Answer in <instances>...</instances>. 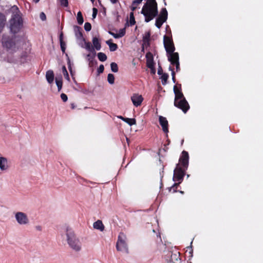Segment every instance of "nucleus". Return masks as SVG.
<instances>
[{"instance_id":"4c0bfd02","label":"nucleus","mask_w":263,"mask_h":263,"mask_svg":"<svg viewBox=\"0 0 263 263\" xmlns=\"http://www.w3.org/2000/svg\"><path fill=\"white\" fill-rule=\"evenodd\" d=\"M84 29L86 31H89L91 29V25L90 23L88 22H86L84 24Z\"/></svg>"},{"instance_id":"a878e982","label":"nucleus","mask_w":263,"mask_h":263,"mask_svg":"<svg viewBox=\"0 0 263 263\" xmlns=\"http://www.w3.org/2000/svg\"><path fill=\"white\" fill-rule=\"evenodd\" d=\"M55 82H56V84L58 87V91H61V90L62 88V85H63L62 77H60L59 78V79H58V78H55Z\"/></svg>"},{"instance_id":"5701e85b","label":"nucleus","mask_w":263,"mask_h":263,"mask_svg":"<svg viewBox=\"0 0 263 263\" xmlns=\"http://www.w3.org/2000/svg\"><path fill=\"white\" fill-rule=\"evenodd\" d=\"M111 41V40H109L107 41L106 43L109 46V50L111 51H115L117 49L118 45L115 43H112Z\"/></svg>"},{"instance_id":"f704fd0d","label":"nucleus","mask_w":263,"mask_h":263,"mask_svg":"<svg viewBox=\"0 0 263 263\" xmlns=\"http://www.w3.org/2000/svg\"><path fill=\"white\" fill-rule=\"evenodd\" d=\"M62 70H63V74H64V76L65 78L66 79H67V80L69 81L70 80V78H69V74H68V72L67 71L66 67L65 66H63Z\"/></svg>"},{"instance_id":"4468645a","label":"nucleus","mask_w":263,"mask_h":263,"mask_svg":"<svg viewBox=\"0 0 263 263\" xmlns=\"http://www.w3.org/2000/svg\"><path fill=\"white\" fill-rule=\"evenodd\" d=\"M131 100L134 105L136 107H138L141 104L143 100V98L141 95L134 93L133 96H132Z\"/></svg>"},{"instance_id":"864d4df0","label":"nucleus","mask_w":263,"mask_h":263,"mask_svg":"<svg viewBox=\"0 0 263 263\" xmlns=\"http://www.w3.org/2000/svg\"><path fill=\"white\" fill-rule=\"evenodd\" d=\"M151 69V72L153 74H155L156 73V69L155 67H153V68H150Z\"/></svg>"},{"instance_id":"2eb2a0df","label":"nucleus","mask_w":263,"mask_h":263,"mask_svg":"<svg viewBox=\"0 0 263 263\" xmlns=\"http://www.w3.org/2000/svg\"><path fill=\"white\" fill-rule=\"evenodd\" d=\"M168 60L170 62L171 64H174V63H176V62H179V53L178 52H175L174 51L172 53H166Z\"/></svg>"},{"instance_id":"69168bd1","label":"nucleus","mask_w":263,"mask_h":263,"mask_svg":"<svg viewBox=\"0 0 263 263\" xmlns=\"http://www.w3.org/2000/svg\"><path fill=\"white\" fill-rule=\"evenodd\" d=\"M180 193H182V194H183V192L181 191V192H180Z\"/></svg>"},{"instance_id":"338daca9","label":"nucleus","mask_w":263,"mask_h":263,"mask_svg":"<svg viewBox=\"0 0 263 263\" xmlns=\"http://www.w3.org/2000/svg\"><path fill=\"white\" fill-rule=\"evenodd\" d=\"M37 229H39V230H41V229H40V228L39 227V228H37Z\"/></svg>"},{"instance_id":"9b49d317","label":"nucleus","mask_w":263,"mask_h":263,"mask_svg":"<svg viewBox=\"0 0 263 263\" xmlns=\"http://www.w3.org/2000/svg\"><path fill=\"white\" fill-rule=\"evenodd\" d=\"M17 222L20 224H26L29 222V219L27 215L21 212H17L15 215Z\"/></svg>"},{"instance_id":"09e8293b","label":"nucleus","mask_w":263,"mask_h":263,"mask_svg":"<svg viewBox=\"0 0 263 263\" xmlns=\"http://www.w3.org/2000/svg\"><path fill=\"white\" fill-rule=\"evenodd\" d=\"M89 65L90 66H92L93 65V64H97V61H94L93 58H92L91 59H89Z\"/></svg>"},{"instance_id":"3c124183","label":"nucleus","mask_w":263,"mask_h":263,"mask_svg":"<svg viewBox=\"0 0 263 263\" xmlns=\"http://www.w3.org/2000/svg\"><path fill=\"white\" fill-rule=\"evenodd\" d=\"M109 33L111 34L112 36H113L116 39H119V37H117V35H118V33H115L114 32H112L111 31H109Z\"/></svg>"},{"instance_id":"ddd939ff","label":"nucleus","mask_w":263,"mask_h":263,"mask_svg":"<svg viewBox=\"0 0 263 263\" xmlns=\"http://www.w3.org/2000/svg\"><path fill=\"white\" fill-rule=\"evenodd\" d=\"M159 121L163 132L167 134L168 132V123L166 118L160 116L159 117Z\"/></svg>"},{"instance_id":"bf43d9fd","label":"nucleus","mask_w":263,"mask_h":263,"mask_svg":"<svg viewBox=\"0 0 263 263\" xmlns=\"http://www.w3.org/2000/svg\"><path fill=\"white\" fill-rule=\"evenodd\" d=\"M70 106H71V109H74L75 108V105H74V103H71Z\"/></svg>"},{"instance_id":"2f4dec72","label":"nucleus","mask_w":263,"mask_h":263,"mask_svg":"<svg viewBox=\"0 0 263 263\" xmlns=\"http://www.w3.org/2000/svg\"><path fill=\"white\" fill-rule=\"evenodd\" d=\"M180 183L178 182V183H175L174 184V185L171 186L170 189V192H172V193H175V192H177V188L179 186V184H180Z\"/></svg>"},{"instance_id":"5fc2aeb1","label":"nucleus","mask_w":263,"mask_h":263,"mask_svg":"<svg viewBox=\"0 0 263 263\" xmlns=\"http://www.w3.org/2000/svg\"><path fill=\"white\" fill-rule=\"evenodd\" d=\"M137 8V6H134L133 4H132L130 6V9L132 11V12L134 11Z\"/></svg>"},{"instance_id":"8fccbe9b","label":"nucleus","mask_w":263,"mask_h":263,"mask_svg":"<svg viewBox=\"0 0 263 263\" xmlns=\"http://www.w3.org/2000/svg\"><path fill=\"white\" fill-rule=\"evenodd\" d=\"M163 73V69L161 66V65H160L159 64V67H158V74L159 75H161Z\"/></svg>"},{"instance_id":"0eeeda50","label":"nucleus","mask_w":263,"mask_h":263,"mask_svg":"<svg viewBox=\"0 0 263 263\" xmlns=\"http://www.w3.org/2000/svg\"><path fill=\"white\" fill-rule=\"evenodd\" d=\"M163 44L166 53H170L175 51V47L172 36H169L166 35H164Z\"/></svg>"},{"instance_id":"423d86ee","label":"nucleus","mask_w":263,"mask_h":263,"mask_svg":"<svg viewBox=\"0 0 263 263\" xmlns=\"http://www.w3.org/2000/svg\"><path fill=\"white\" fill-rule=\"evenodd\" d=\"M125 239L126 237L123 233L119 234L116 243V249L118 251H125L127 252L128 248Z\"/></svg>"},{"instance_id":"e2e57ef3","label":"nucleus","mask_w":263,"mask_h":263,"mask_svg":"<svg viewBox=\"0 0 263 263\" xmlns=\"http://www.w3.org/2000/svg\"><path fill=\"white\" fill-rule=\"evenodd\" d=\"M2 125L4 126L5 127H7V125L5 124H2Z\"/></svg>"},{"instance_id":"72a5a7b5","label":"nucleus","mask_w":263,"mask_h":263,"mask_svg":"<svg viewBox=\"0 0 263 263\" xmlns=\"http://www.w3.org/2000/svg\"><path fill=\"white\" fill-rule=\"evenodd\" d=\"M107 81L109 84H112L115 82V77L113 74L109 73L107 76Z\"/></svg>"},{"instance_id":"ea45409f","label":"nucleus","mask_w":263,"mask_h":263,"mask_svg":"<svg viewBox=\"0 0 263 263\" xmlns=\"http://www.w3.org/2000/svg\"><path fill=\"white\" fill-rule=\"evenodd\" d=\"M60 2L62 6L67 7L68 6V0H60Z\"/></svg>"},{"instance_id":"4d7b16f0","label":"nucleus","mask_w":263,"mask_h":263,"mask_svg":"<svg viewBox=\"0 0 263 263\" xmlns=\"http://www.w3.org/2000/svg\"><path fill=\"white\" fill-rule=\"evenodd\" d=\"M118 118L119 119H121V120H122L124 121V119H125V118H124L122 116H118Z\"/></svg>"},{"instance_id":"a19ab883","label":"nucleus","mask_w":263,"mask_h":263,"mask_svg":"<svg viewBox=\"0 0 263 263\" xmlns=\"http://www.w3.org/2000/svg\"><path fill=\"white\" fill-rule=\"evenodd\" d=\"M142 1L143 0H134L132 4H133L134 6H137L138 8V5L142 3Z\"/></svg>"},{"instance_id":"393cba45","label":"nucleus","mask_w":263,"mask_h":263,"mask_svg":"<svg viewBox=\"0 0 263 263\" xmlns=\"http://www.w3.org/2000/svg\"><path fill=\"white\" fill-rule=\"evenodd\" d=\"M60 46L62 51L64 53L66 50V44L63 40V33H61L60 36Z\"/></svg>"},{"instance_id":"a211bd4d","label":"nucleus","mask_w":263,"mask_h":263,"mask_svg":"<svg viewBox=\"0 0 263 263\" xmlns=\"http://www.w3.org/2000/svg\"><path fill=\"white\" fill-rule=\"evenodd\" d=\"M74 31L75 35L78 39H81L83 38L82 29L81 27L78 26H74Z\"/></svg>"},{"instance_id":"f3484780","label":"nucleus","mask_w":263,"mask_h":263,"mask_svg":"<svg viewBox=\"0 0 263 263\" xmlns=\"http://www.w3.org/2000/svg\"><path fill=\"white\" fill-rule=\"evenodd\" d=\"M179 256L180 253L179 252H176L174 253H172L168 263H177L176 261L180 259Z\"/></svg>"},{"instance_id":"20e7f679","label":"nucleus","mask_w":263,"mask_h":263,"mask_svg":"<svg viewBox=\"0 0 263 263\" xmlns=\"http://www.w3.org/2000/svg\"><path fill=\"white\" fill-rule=\"evenodd\" d=\"M2 44L4 47L8 51H14L15 48V39L7 35H3L2 37Z\"/></svg>"},{"instance_id":"79ce46f5","label":"nucleus","mask_w":263,"mask_h":263,"mask_svg":"<svg viewBox=\"0 0 263 263\" xmlns=\"http://www.w3.org/2000/svg\"><path fill=\"white\" fill-rule=\"evenodd\" d=\"M86 48L90 51H94L93 48L91 46L89 42L86 43Z\"/></svg>"},{"instance_id":"aec40b11","label":"nucleus","mask_w":263,"mask_h":263,"mask_svg":"<svg viewBox=\"0 0 263 263\" xmlns=\"http://www.w3.org/2000/svg\"><path fill=\"white\" fill-rule=\"evenodd\" d=\"M6 18L5 15L0 12V33L2 32L3 28L5 25Z\"/></svg>"},{"instance_id":"b1692460","label":"nucleus","mask_w":263,"mask_h":263,"mask_svg":"<svg viewBox=\"0 0 263 263\" xmlns=\"http://www.w3.org/2000/svg\"><path fill=\"white\" fill-rule=\"evenodd\" d=\"M92 43L96 50H99L101 49V44L99 42V39L97 37H93Z\"/></svg>"},{"instance_id":"052dcab7","label":"nucleus","mask_w":263,"mask_h":263,"mask_svg":"<svg viewBox=\"0 0 263 263\" xmlns=\"http://www.w3.org/2000/svg\"><path fill=\"white\" fill-rule=\"evenodd\" d=\"M69 71H70V72L71 74H72V72L71 68L70 67L69 68Z\"/></svg>"},{"instance_id":"4be33fe9","label":"nucleus","mask_w":263,"mask_h":263,"mask_svg":"<svg viewBox=\"0 0 263 263\" xmlns=\"http://www.w3.org/2000/svg\"><path fill=\"white\" fill-rule=\"evenodd\" d=\"M7 168V160L6 158L0 157V168L2 170H5Z\"/></svg>"},{"instance_id":"f257e3e1","label":"nucleus","mask_w":263,"mask_h":263,"mask_svg":"<svg viewBox=\"0 0 263 263\" xmlns=\"http://www.w3.org/2000/svg\"><path fill=\"white\" fill-rule=\"evenodd\" d=\"M144 16L145 22L148 23L158 15V4L156 0H147L141 11Z\"/></svg>"},{"instance_id":"c85d7f7f","label":"nucleus","mask_w":263,"mask_h":263,"mask_svg":"<svg viewBox=\"0 0 263 263\" xmlns=\"http://www.w3.org/2000/svg\"><path fill=\"white\" fill-rule=\"evenodd\" d=\"M77 21L79 25H82L84 22V19L81 11H79L77 14Z\"/></svg>"},{"instance_id":"7c9ffc66","label":"nucleus","mask_w":263,"mask_h":263,"mask_svg":"<svg viewBox=\"0 0 263 263\" xmlns=\"http://www.w3.org/2000/svg\"><path fill=\"white\" fill-rule=\"evenodd\" d=\"M129 23L130 26H133L136 24V21L133 12H131L129 14Z\"/></svg>"},{"instance_id":"1a4fd4ad","label":"nucleus","mask_w":263,"mask_h":263,"mask_svg":"<svg viewBox=\"0 0 263 263\" xmlns=\"http://www.w3.org/2000/svg\"><path fill=\"white\" fill-rule=\"evenodd\" d=\"M174 106L181 109L184 113H186L190 108L189 104L185 97L179 100H174Z\"/></svg>"},{"instance_id":"f03ea898","label":"nucleus","mask_w":263,"mask_h":263,"mask_svg":"<svg viewBox=\"0 0 263 263\" xmlns=\"http://www.w3.org/2000/svg\"><path fill=\"white\" fill-rule=\"evenodd\" d=\"M67 240L69 246L74 251H79L81 249V245L78 238H76L73 231L67 228L66 230Z\"/></svg>"},{"instance_id":"49530a36","label":"nucleus","mask_w":263,"mask_h":263,"mask_svg":"<svg viewBox=\"0 0 263 263\" xmlns=\"http://www.w3.org/2000/svg\"><path fill=\"white\" fill-rule=\"evenodd\" d=\"M172 65L174 66H175L176 72H178L180 70V69L179 61L178 62H176V63H174V64H172Z\"/></svg>"},{"instance_id":"6ab92c4d","label":"nucleus","mask_w":263,"mask_h":263,"mask_svg":"<svg viewBox=\"0 0 263 263\" xmlns=\"http://www.w3.org/2000/svg\"><path fill=\"white\" fill-rule=\"evenodd\" d=\"M54 73L53 71L51 70H48L46 72V78L47 82L51 84L53 82L54 80Z\"/></svg>"},{"instance_id":"58836bf2","label":"nucleus","mask_w":263,"mask_h":263,"mask_svg":"<svg viewBox=\"0 0 263 263\" xmlns=\"http://www.w3.org/2000/svg\"><path fill=\"white\" fill-rule=\"evenodd\" d=\"M154 60L146 61V66L149 68H153L154 66Z\"/></svg>"},{"instance_id":"13d9d810","label":"nucleus","mask_w":263,"mask_h":263,"mask_svg":"<svg viewBox=\"0 0 263 263\" xmlns=\"http://www.w3.org/2000/svg\"><path fill=\"white\" fill-rule=\"evenodd\" d=\"M172 80L174 83H176V80L175 76H173V77H172Z\"/></svg>"},{"instance_id":"c9c22d12","label":"nucleus","mask_w":263,"mask_h":263,"mask_svg":"<svg viewBox=\"0 0 263 263\" xmlns=\"http://www.w3.org/2000/svg\"><path fill=\"white\" fill-rule=\"evenodd\" d=\"M118 34V35H117V37H119V38L123 37L125 34V29H120Z\"/></svg>"},{"instance_id":"dca6fc26","label":"nucleus","mask_w":263,"mask_h":263,"mask_svg":"<svg viewBox=\"0 0 263 263\" xmlns=\"http://www.w3.org/2000/svg\"><path fill=\"white\" fill-rule=\"evenodd\" d=\"M150 33H147L143 37V43H142V50H144V47L146 48L149 46V41H150Z\"/></svg>"},{"instance_id":"c756f323","label":"nucleus","mask_w":263,"mask_h":263,"mask_svg":"<svg viewBox=\"0 0 263 263\" xmlns=\"http://www.w3.org/2000/svg\"><path fill=\"white\" fill-rule=\"evenodd\" d=\"M97 55L99 60L101 62H104L107 60V56L104 53L99 52Z\"/></svg>"},{"instance_id":"0e129e2a","label":"nucleus","mask_w":263,"mask_h":263,"mask_svg":"<svg viewBox=\"0 0 263 263\" xmlns=\"http://www.w3.org/2000/svg\"><path fill=\"white\" fill-rule=\"evenodd\" d=\"M95 1V0H90V1H91L92 3H94Z\"/></svg>"},{"instance_id":"7ed1b4c3","label":"nucleus","mask_w":263,"mask_h":263,"mask_svg":"<svg viewBox=\"0 0 263 263\" xmlns=\"http://www.w3.org/2000/svg\"><path fill=\"white\" fill-rule=\"evenodd\" d=\"M10 24L11 31L14 33H17L23 25L22 17L18 14H14L10 21Z\"/></svg>"},{"instance_id":"f8f14e48","label":"nucleus","mask_w":263,"mask_h":263,"mask_svg":"<svg viewBox=\"0 0 263 263\" xmlns=\"http://www.w3.org/2000/svg\"><path fill=\"white\" fill-rule=\"evenodd\" d=\"M173 89L175 96L174 100H179V99L184 97L183 93L181 91V84L175 85L174 86Z\"/></svg>"},{"instance_id":"6e6552de","label":"nucleus","mask_w":263,"mask_h":263,"mask_svg":"<svg viewBox=\"0 0 263 263\" xmlns=\"http://www.w3.org/2000/svg\"><path fill=\"white\" fill-rule=\"evenodd\" d=\"M186 170L184 168L179 166V164H177L174 171L173 180L175 182L178 181V182L181 183L183 180Z\"/></svg>"},{"instance_id":"e433bc0d","label":"nucleus","mask_w":263,"mask_h":263,"mask_svg":"<svg viewBox=\"0 0 263 263\" xmlns=\"http://www.w3.org/2000/svg\"><path fill=\"white\" fill-rule=\"evenodd\" d=\"M146 61L154 60L153 54L151 52H148L145 55Z\"/></svg>"},{"instance_id":"de8ad7c7","label":"nucleus","mask_w":263,"mask_h":263,"mask_svg":"<svg viewBox=\"0 0 263 263\" xmlns=\"http://www.w3.org/2000/svg\"><path fill=\"white\" fill-rule=\"evenodd\" d=\"M40 17L42 21H45L46 20V14L43 12L40 13Z\"/></svg>"},{"instance_id":"603ef678","label":"nucleus","mask_w":263,"mask_h":263,"mask_svg":"<svg viewBox=\"0 0 263 263\" xmlns=\"http://www.w3.org/2000/svg\"><path fill=\"white\" fill-rule=\"evenodd\" d=\"M169 69L172 71L171 74H172V77H173V76H175V72L174 71V69L172 67H171V66H170Z\"/></svg>"},{"instance_id":"9d476101","label":"nucleus","mask_w":263,"mask_h":263,"mask_svg":"<svg viewBox=\"0 0 263 263\" xmlns=\"http://www.w3.org/2000/svg\"><path fill=\"white\" fill-rule=\"evenodd\" d=\"M189 155L188 153L185 151H183L180 157L178 164L179 165V166L184 168V170H187L189 166Z\"/></svg>"},{"instance_id":"39448f33","label":"nucleus","mask_w":263,"mask_h":263,"mask_svg":"<svg viewBox=\"0 0 263 263\" xmlns=\"http://www.w3.org/2000/svg\"><path fill=\"white\" fill-rule=\"evenodd\" d=\"M167 16L168 13L166 9L165 8H162L156 19L155 25L158 28H160L163 24L166 21Z\"/></svg>"},{"instance_id":"6e6d98bb","label":"nucleus","mask_w":263,"mask_h":263,"mask_svg":"<svg viewBox=\"0 0 263 263\" xmlns=\"http://www.w3.org/2000/svg\"><path fill=\"white\" fill-rule=\"evenodd\" d=\"M109 1L112 4H116L118 2V0H109Z\"/></svg>"},{"instance_id":"473e14b6","label":"nucleus","mask_w":263,"mask_h":263,"mask_svg":"<svg viewBox=\"0 0 263 263\" xmlns=\"http://www.w3.org/2000/svg\"><path fill=\"white\" fill-rule=\"evenodd\" d=\"M110 67H111V70L112 72H117L118 71V65L116 63L112 62L110 64Z\"/></svg>"},{"instance_id":"37998d69","label":"nucleus","mask_w":263,"mask_h":263,"mask_svg":"<svg viewBox=\"0 0 263 263\" xmlns=\"http://www.w3.org/2000/svg\"><path fill=\"white\" fill-rule=\"evenodd\" d=\"M104 67L103 65L101 64L100 65L98 69V73H101L104 71Z\"/></svg>"},{"instance_id":"412c9836","label":"nucleus","mask_w":263,"mask_h":263,"mask_svg":"<svg viewBox=\"0 0 263 263\" xmlns=\"http://www.w3.org/2000/svg\"><path fill=\"white\" fill-rule=\"evenodd\" d=\"M93 228L96 229L103 231L104 229V226L102 221L98 220L93 223Z\"/></svg>"},{"instance_id":"680f3d73","label":"nucleus","mask_w":263,"mask_h":263,"mask_svg":"<svg viewBox=\"0 0 263 263\" xmlns=\"http://www.w3.org/2000/svg\"><path fill=\"white\" fill-rule=\"evenodd\" d=\"M33 1L34 3H38V2L40 1V0H33Z\"/></svg>"},{"instance_id":"bb28decb","label":"nucleus","mask_w":263,"mask_h":263,"mask_svg":"<svg viewBox=\"0 0 263 263\" xmlns=\"http://www.w3.org/2000/svg\"><path fill=\"white\" fill-rule=\"evenodd\" d=\"M168 77V74L166 73H164L162 74H161L160 79L162 80V85H165L166 84Z\"/></svg>"},{"instance_id":"a18cd8bd","label":"nucleus","mask_w":263,"mask_h":263,"mask_svg":"<svg viewBox=\"0 0 263 263\" xmlns=\"http://www.w3.org/2000/svg\"><path fill=\"white\" fill-rule=\"evenodd\" d=\"M97 13H98L97 9L96 8H93L92 9V16L93 18H96V17L97 16Z\"/></svg>"},{"instance_id":"c03bdc74","label":"nucleus","mask_w":263,"mask_h":263,"mask_svg":"<svg viewBox=\"0 0 263 263\" xmlns=\"http://www.w3.org/2000/svg\"><path fill=\"white\" fill-rule=\"evenodd\" d=\"M61 98L64 102H66L68 100V97L67 95L64 93L61 95Z\"/></svg>"},{"instance_id":"cd10ccee","label":"nucleus","mask_w":263,"mask_h":263,"mask_svg":"<svg viewBox=\"0 0 263 263\" xmlns=\"http://www.w3.org/2000/svg\"><path fill=\"white\" fill-rule=\"evenodd\" d=\"M124 122L127 123L130 126H132V125H135L136 124V120L134 118H125V119H124Z\"/></svg>"}]
</instances>
